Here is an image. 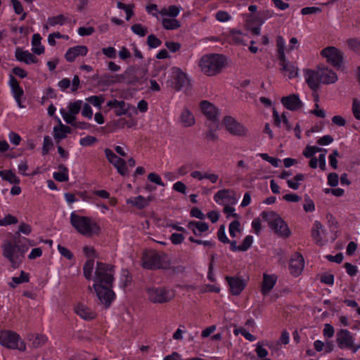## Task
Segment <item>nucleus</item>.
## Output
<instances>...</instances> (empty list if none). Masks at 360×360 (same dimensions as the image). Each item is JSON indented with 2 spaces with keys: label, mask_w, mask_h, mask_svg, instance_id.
Returning a JSON list of instances; mask_svg holds the SVG:
<instances>
[{
  "label": "nucleus",
  "mask_w": 360,
  "mask_h": 360,
  "mask_svg": "<svg viewBox=\"0 0 360 360\" xmlns=\"http://www.w3.org/2000/svg\"><path fill=\"white\" fill-rule=\"evenodd\" d=\"M41 37L39 34H34L32 39V51L34 53L41 55L44 52V47L41 44Z\"/></svg>",
  "instance_id": "nucleus-35"
},
{
  "label": "nucleus",
  "mask_w": 360,
  "mask_h": 360,
  "mask_svg": "<svg viewBox=\"0 0 360 360\" xmlns=\"http://www.w3.org/2000/svg\"><path fill=\"white\" fill-rule=\"evenodd\" d=\"M127 204H131L139 209H143L148 205V200L142 195L131 198L127 200Z\"/></svg>",
  "instance_id": "nucleus-37"
},
{
  "label": "nucleus",
  "mask_w": 360,
  "mask_h": 360,
  "mask_svg": "<svg viewBox=\"0 0 360 360\" xmlns=\"http://www.w3.org/2000/svg\"><path fill=\"white\" fill-rule=\"evenodd\" d=\"M281 102L282 105L288 110L291 111H297L302 108L304 103L297 94H292L283 96Z\"/></svg>",
  "instance_id": "nucleus-15"
},
{
  "label": "nucleus",
  "mask_w": 360,
  "mask_h": 360,
  "mask_svg": "<svg viewBox=\"0 0 360 360\" xmlns=\"http://www.w3.org/2000/svg\"><path fill=\"white\" fill-rule=\"evenodd\" d=\"M189 229L192 230L195 236H200L202 233L208 230L209 226L207 223L202 221H190L188 224Z\"/></svg>",
  "instance_id": "nucleus-33"
},
{
  "label": "nucleus",
  "mask_w": 360,
  "mask_h": 360,
  "mask_svg": "<svg viewBox=\"0 0 360 360\" xmlns=\"http://www.w3.org/2000/svg\"><path fill=\"white\" fill-rule=\"evenodd\" d=\"M86 100L96 107H101V105L104 102L103 96H92L89 97Z\"/></svg>",
  "instance_id": "nucleus-58"
},
{
  "label": "nucleus",
  "mask_w": 360,
  "mask_h": 360,
  "mask_svg": "<svg viewBox=\"0 0 360 360\" xmlns=\"http://www.w3.org/2000/svg\"><path fill=\"white\" fill-rule=\"evenodd\" d=\"M354 340L353 334L347 329H340L336 334V343L341 349H352Z\"/></svg>",
  "instance_id": "nucleus-11"
},
{
  "label": "nucleus",
  "mask_w": 360,
  "mask_h": 360,
  "mask_svg": "<svg viewBox=\"0 0 360 360\" xmlns=\"http://www.w3.org/2000/svg\"><path fill=\"white\" fill-rule=\"evenodd\" d=\"M147 44L150 48L153 49L160 46L162 44V41L154 34H150L147 39Z\"/></svg>",
  "instance_id": "nucleus-54"
},
{
  "label": "nucleus",
  "mask_w": 360,
  "mask_h": 360,
  "mask_svg": "<svg viewBox=\"0 0 360 360\" xmlns=\"http://www.w3.org/2000/svg\"><path fill=\"white\" fill-rule=\"evenodd\" d=\"M230 198V192L229 190H221L219 191L214 196V199L217 202H219L221 200H226Z\"/></svg>",
  "instance_id": "nucleus-53"
},
{
  "label": "nucleus",
  "mask_w": 360,
  "mask_h": 360,
  "mask_svg": "<svg viewBox=\"0 0 360 360\" xmlns=\"http://www.w3.org/2000/svg\"><path fill=\"white\" fill-rule=\"evenodd\" d=\"M352 112L356 120H360V101L354 98L352 102Z\"/></svg>",
  "instance_id": "nucleus-61"
},
{
  "label": "nucleus",
  "mask_w": 360,
  "mask_h": 360,
  "mask_svg": "<svg viewBox=\"0 0 360 360\" xmlns=\"http://www.w3.org/2000/svg\"><path fill=\"white\" fill-rule=\"evenodd\" d=\"M281 70L283 74L288 79H292L299 75V68L295 64L286 60L285 58H281Z\"/></svg>",
  "instance_id": "nucleus-23"
},
{
  "label": "nucleus",
  "mask_w": 360,
  "mask_h": 360,
  "mask_svg": "<svg viewBox=\"0 0 360 360\" xmlns=\"http://www.w3.org/2000/svg\"><path fill=\"white\" fill-rule=\"evenodd\" d=\"M107 105L110 108H115V114L117 116L125 115L128 110L127 104L124 101H117L116 99L109 101Z\"/></svg>",
  "instance_id": "nucleus-30"
},
{
  "label": "nucleus",
  "mask_w": 360,
  "mask_h": 360,
  "mask_svg": "<svg viewBox=\"0 0 360 360\" xmlns=\"http://www.w3.org/2000/svg\"><path fill=\"white\" fill-rule=\"evenodd\" d=\"M335 334V329L330 323H325L323 329V335L327 339H330L333 337Z\"/></svg>",
  "instance_id": "nucleus-52"
},
{
  "label": "nucleus",
  "mask_w": 360,
  "mask_h": 360,
  "mask_svg": "<svg viewBox=\"0 0 360 360\" xmlns=\"http://www.w3.org/2000/svg\"><path fill=\"white\" fill-rule=\"evenodd\" d=\"M304 77L306 83L312 90H316L321 84L319 67L316 70L311 69L304 70Z\"/></svg>",
  "instance_id": "nucleus-18"
},
{
  "label": "nucleus",
  "mask_w": 360,
  "mask_h": 360,
  "mask_svg": "<svg viewBox=\"0 0 360 360\" xmlns=\"http://www.w3.org/2000/svg\"><path fill=\"white\" fill-rule=\"evenodd\" d=\"M200 107L203 115L211 122L210 123L218 122L219 109L207 101L200 102Z\"/></svg>",
  "instance_id": "nucleus-16"
},
{
  "label": "nucleus",
  "mask_w": 360,
  "mask_h": 360,
  "mask_svg": "<svg viewBox=\"0 0 360 360\" xmlns=\"http://www.w3.org/2000/svg\"><path fill=\"white\" fill-rule=\"evenodd\" d=\"M225 63V58L222 55L211 54L202 57L200 60L201 70L208 76H213L222 70Z\"/></svg>",
  "instance_id": "nucleus-6"
},
{
  "label": "nucleus",
  "mask_w": 360,
  "mask_h": 360,
  "mask_svg": "<svg viewBox=\"0 0 360 360\" xmlns=\"http://www.w3.org/2000/svg\"><path fill=\"white\" fill-rule=\"evenodd\" d=\"M2 255L11 263L13 269H17L22 264L25 253L27 251L28 247L23 244H12L11 241H6L1 246Z\"/></svg>",
  "instance_id": "nucleus-2"
},
{
  "label": "nucleus",
  "mask_w": 360,
  "mask_h": 360,
  "mask_svg": "<svg viewBox=\"0 0 360 360\" xmlns=\"http://www.w3.org/2000/svg\"><path fill=\"white\" fill-rule=\"evenodd\" d=\"M148 299L153 303H165L172 300L174 292L165 287L151 288L147 290Z\"/></svg>",
  "instance_id": "nucleus-10"
},
{
  "label": "nucleus",
  "mask_w": 360,
  "mask_h": 360,
  "mask_svg": "<svg viewBox=\"0 0 360 360\" xmlns=\"http://www.w3.org/2000/svg\"><path fill=\"white\" fill-rule=\"evenodd\" d=\"M60 113L67 124H70L72 127H75V124L77 122L75 115L70 112H67L64 109L60 110Z\"/></svg>",
  "instance_id": "nucleus-49"
},
{
  "label": "nucleus",
  "mask_w": 360,
  "mask_h": 360,
  "mask_svg": "<svg viewBox=\"0 0 360 360\" xmlns=\"http://www.w3.org/2000/svg\"><path fill=\"white\" fill-rule=\"evenodd\" d=\"M310 114H312L318 117L324 118L326 117V111L321 108L319 105V98H316V102L314 104V108L309 111Z\"/></svg>",
  "instance_id": "nucleus-46"
},
{
  "label": "nucleus",
  "mask_w": 360,
  "mask_h": 360,
  "mask_svg": "<svg viewBox=\"0 0 360 360\" xmlns=\"http://www.w3.org/2000/svg\"><path fill=\"white\" fill-rule=\"evenodd\" d=\"M16 223H18V219L11 214H8L4 219H0V226H6Z\"/></svg>",
  "instance_id": "nucleus-57"
},
{
  "label": "nucleus",
  "mask_w": 360,
  "mask_h": 360,
  "mask_svg": "<svg viewBox=\"0 0 360 360\" xmlns=\"http://www.w3.org/2000/svg\"><path fill=\"white\" fill-rule=\"evenodd\" d=\"M311 236L316 243L323 245L326 241V231L323 226L318 221H315L311 229Z\"/></svg>",
  "instance_id": "nucleus-25"
},
{
  "label": "nucleus",
  "mask_w": 360,
  "mask_h": 360,
  "mask_svg": "<svg viewBox=\"0 0 360 360\" xmlns=\"http://www.w3.org/2000/svg\"><path fill=\"white\" fill-rule=\"evenodd\" d=\"M75 312L86 321L92 320L96 316V312L83 304H78L75 307Z\"/></svg>",
  "instance_id": "nucleus-29"
},
{
  "label": "nucleus",
  "mask_w": 360,
  "mask_h": 360,
  "mask_svg": "<svg viewBox=\"0 0 360 360\" xmlns=\"http://www.w3.org/2000/svg\"><path fill=\"white\" fill-rule=\"evenodd\" d=\"M20 338L18 334L9 330L0 332V344L10 349H18L20 351L25 350V345L23 342L19 341Z\"/></svg>",
  "instance_id": "nucleus-9"
},
{
  "label": "nucleus",
  "mask_w": 360,
  "mask_h": 360,
  "mask_svg": "<svg viewBox=\"0 0 360 360\" xmlns=\"http://www.w3.org/2000/svg\"><path fill=\"white\" fill-rule=\"evenodd\" d=\"M97 141V139L92 136H87L79 140V143L82 146H91Z\"/></svg>",
  "instance_id": "nucleus-62"
},
{
  "label": "nucleus",
  "mask_w": 360,
  "mask_h": 360,
  "mask_svg": "<svg viewBox=\"0 0 360 360\" xmlns=\"http://www.w3.org/2000/svg\"><path fill=\"white\" fill-rule=\"evenodd\" d=\"M276 45L278 49V51L281 58H285V41L281 36H278L276 38Z\"/></svg>",
  "instance_id": "nucleus-56"
},
{
  "label": "nucleus",
  "mask_w": 360,
  "mask_h": 360,
  "mask_svg": "<svg viewBox=\"0 0 360 360\" xmlns=\"http://www.w3.org/2000/svg\"><path fill=\"white\" fill-rule=\"evenodd\" d=\"M104 152L108 160L113 165L120 175L125 176L128 174L129 172L124 160L117 156L112 150L109 148H105Z\"/></svg>",
  "instance_id": "nucleus-12"
},
{
  "label": "nucleus",
  "mask_w": 360,
  "mask_h": 360,
  "mask_svg": "<svg viewBox=\"0 0 360 360\" xmlns=\"http://www.w3.org/2000/svg\"><path fill=\"white\" fill-rule=\"evenodd\" d=\"M9 85L18 105L21 108H24L25 106L21 103V98L24 95V91L20 86L17 79L13 75H10Z\"/></svg>",
  "instance_id": "nucleus-24"
},
{
  "label": "nucleus",
  "mask_w": 360,
  "mask_h": 360,
  "mask_svg": "<svg viewBox=\"0 0 360 360\" xmlns=\"http://www.w3.org/2000/svg\"><path fill=\"white\" fill-rule=\"evenodd\" d=\"M100 82L105 85L122 82L121 75H112L109 73H105L101 76Z\"/></svg>",
  "instance_id": "nucleus-36"
},
{
  "label": "nucleus",
  "mask_w": 360,
  "mask_h": 360,
  "mask_svg": "<svg viewBox=\"0 0 360 360\" xmlns=\"http://www.w3.org/2000/svg\"><path fill=\"white\" fill-rule=\"evenodd\" d=\"M122 82H126L128 84H143L146 79L141 80V77H138L136 75V72L134 68H127L122 75Z\"/></svg>",
  "instance_id": "nucleus-28"
},
{
  "label": "nucleus",
  "mask_w": 360,
  "mask_h": 360,
  "mask_svg": "<svg viewBox=\"0 0 360 360\" xmlns=\"http://www.w3.org/2000/svg\"><path fill=\"white\" fill-rule=\"evenodd\" d=\"M71 131L72 130L70 127L60 122L59 126L54 127L53 128L54 139L58 140V142H59L60 140L65 139L67 134H70Z\"/></svg>",
  "instance_id": "nucleus-32"
},
{
  "label": "nucleus",
  "mask_w": 360,
  "mask_h": 360,
  "mask_svg": "<svg viewBox=\"0 0 360 360\" xmlns=\"http://www.w3.org/2000/svg\"><path fill=\"white\" fill-rule=\"evenodd\" d=\"M339 156V153L337 150H334L331 154L328 156L329 163L330 166L333 169H336L338 167V158Z\"/></svg>",
  "instance_id": "nucleus-63"
},
{
  "label": "nucleus",
  "mask_w": 360,
  "mask_h": 360,
  "mask_svg": "<svg viewBox=\"0 0 360 360\" xmlns=\"http://www.w3.org/2000/svg\"><path fill=\"white\" fill-rule=\"evenodd\" d=\"M304 267V260L301 254L295 252L292 255L288 264L290 273L293 276H299Z\"/></svg>",
  "instance_id": "nucleus-13"
},
{
  "label": "nucleus",
  "mask_w": 360,
  "mask_h": 360,
  "mask_svg": "<svg viewBox=\"0 0 360 360\" xmlns=\"http://www.w3.org/2000/svg\"><path fill=\"white\" fill-rule=\"evenodd\" d=\"M70 20L65 15L60 14L56 16L50 17L47 19V23L51 26H56L57 25H63L66 22H70Z\"/></svg>",
  "instance_id": "nucleus-38"
},
{
  "label": "nucleus",
  "mask_w": 360,
  "mask_h": 360,
  "mask_svg": "<svg viewBox=\"0 0 360 360\" xmlns=\"http://www.w3.org/2000/svg\"><path fill=\"white\" fill-rule=\"evenodd\" d=\"M209 129L205 136L208 140L215 141L218 139V136L216 134L215 131L218 128V122L210 123L207 124Z\"/></svg>",
  "instance_id": "nucleus-43"
},
{
  "label": "nucleus",
  "mask_w": 360,
  "mask_h": 360,
  "mask_svg": "<svg viewBox=\"0 0 360 360\" xmlns=\"http://www.w3.org/2000/svg\"><path fill=\"white\" fill-rule=\"evenodd\" d=\"M4 180L7 181L11 184H17L20 183L18 177H17L16 175L11 170H7L5 176H4Z\"/></svg>",
  "instance_id": "nucleus-59"
},
{
  "label": "nucleus",
  "mask_w": 360,
  "mask_h": 360,
  "mask_svg": "<svg viewBox=\"0 0 360 360\" xmlns=\"http://www.w3.org/2000/svg\"><path fill=\"white\" fill-rule=\"evenodd\" d=\"M114 266L97 262L93 288L101 303L108 307L115 297L112 291L114 281Z\"/></svg>",
  "instance_id": "nucleus-1"
},
{
  "label": "nucleus",
  "mask_w": 360,
  "mask_h": 360,
  "mask_svg": "<svg viewBox=\"0 0 360 360\" xmlns=\"http://www.w3.org/2000/svg\"><path fill=\"white\" fill-rule=\"evenodd\" d=\"M270 229L278 236L287 238L290 236L291 231L284 219L274 212H263Z\"/></svg>",
  "instance_id": "nucleus-5"
},
{
  "label": "nucleus",
  "mask_w": 360,
  "mask_h": 360,
  "mask_svg": "<svg viewBox=\"0 0 360 360\" xmlns=\"http://www.w3.org/2000/svg\"><path fill=\"white\" fill-rule=\"evenodd\" d=\"M278 277L275 274L264 273L261 286V292L264 295H267L274 288Z\"/></svg>",
  "instance_id": "nucleus-22"
},
{
  "label": "nucleus",
  "mask_w": 360,
  "mask_h": 360,
  "mask_svg": "<svg viewBox=\"0 0 360 360\" xmlns=\"http://www.w3.org/2000/svg\"><path fill=\"white\" fill-rule=\"evenodd\" d=\"M162 24L166 30H176L181 27L180 22L174 18H163Z\"/></svg>",
  "instance_id": "nucleus-41"
},
{
  "label": "nucleus",
  "mask_w": 360,
  "mask_h": 360,
  "mask_svg": "<svg viewBox=\"0 0 360 360\" xmlns=\"http://www.w3.org/2000/svg\"><path fill=\"white\" fill-rule=\"evenodd\" d=\"M321 83L325 84H334L338 81L337 74L330 68L326 66H319Z\"/></svg>",
  "instance_id": "nucleus-19"
},
{
  "label": "nucleus",
  "mask_w": 360,
  "mask_h": 360,
  "mask_svg": "<svg viewBox=\"0 0 360 360\" xmlns=\"http://www.w3.org/2000/svg\"><path fill=\"white\" fill-rule=\"evenodd\" d=\"M245 36H246L245 34L242 33L239 30H233L231 32V37L235 44H242V45H245Z\"/></svg>",
  "instance_id": "nucleus-44"
},
{
  "label": "nucleus",
  "mask_w": 360,
  "mask_h": 360,
  "mask_svg": "<svg viewBox=\"0 0 360 360\" xmlns=\"http://www.w3.org/2000/svg\"><path fill=\"white\" fill-rule=\"evenodd\" d=\"M94 268V260L93 259L86 260L83 266V274L86 279L91 280L92 278V272Z\"/></svg>",
  "instance_id": "nucleus-39"
},
{
  "label": "nucleus",
  "mask_w": 360,
  "mask_h": 360,
  "mask_svg": "<svg viewBox=\"0 0 360 360\" xmlns=\"http://www.w3.org/2000/svg\"><path fill=\"white\" fill-rule=\"evenodd\" d=\"M348 47L354 51L360 52V40L357 39H349L347 41Z\"/></svg>",
  "instance_id": "nucleus-60"
},
{
  "label": "nucleus",
  "mask_w": 360,
  "mask_h": 360,
  "mask_svg": "<svg viewBox=\"0 0 360 360\" xmlns=\"http://www.w3.org/2000/svg\"><path fill=\"white\" fill-rule=\"evenodd\" d=\"M304 179V176L302 174H296L293 179H287V184L289 188L293 190H297L300 188V182Z\"/></svg>",
  "instance_id": "nucleus-42"
},
{
  "label": "nucleus",
  "mask_w": 360,
  "mask_h": 360,
  "mask_svg": "<svg viewBox=\"0 0 360 360\" xmlns=\"http://www.w3.org/2000/svg\"><path fill=\"white\" fill-rule=\"evenodd\" d=\"M172 87L179 91L188 83L186 75L179 68H172Z\"/></svg>",
  "instance_id": "nucleus-17"
},
{
  "label": "nucleus",
  "mask_w": 360,
  "mask_h": 360,
  "mask_svg": "<svg viewBox=\"0 0 360 360\" xmlns=\"http://www.w3.org/2000/svg\"><path fill=\"white\" fill-rule=\"evenodd\" d=\"M142 266L146 269L155 270L168 269L169 261L165 253H159L154 250H145L141 257Z\"/></svg>",
  "instance_id": "nucleus-3"
},
{
  "label": "nucleus",
  "mask_w": 360,
  "mask_h": 360,
  "mask_svg": "<svg viewBox=\"0 0 360 360\" xmlns=\"http://www.w3.org/2000/svg\"><path fill=\"white\" fill-rule=\"evenodd\" d=\"M15 57L17 60L26 64L37 63L39 61L38 58L32 53L28 51H23L20 48L16 49Z\"/></svg>",
  "instance_id": "nucleus-27"
},
{
  "label": "nucleus",
  "mask_w": 360,
  "mask_h": 360,
  "mask_svg": "<svg viewBox=\"0 0 360 360\" xmlns=\"http://www.w3.org/2000/svg\"><path fill=\"white\" fill-rule=\"evenodd\" d=\"M70 224L80 234L85 236L97 235L100 232V226L91 218L75 212L70 215Z\"/></svg>",
  "instance_id": "nucleus-4"
},
{
  "label": "nucleus",
  "mask_w": 360,
  "mask_h": 360,
  "mask_svg": "<svg viewBox=\"0 0 360 360\" xmlns=\"http://www.w3.org/2000/svg\"><path fill=\"white\" fill-rule=\"evenodd\" d=\"M82 101H77L73 103H69V112L76 115H77L82 108Z\"/></svg>",
  "instance_id": "nucleus-50"
},
{
  "label": "nucleus",
  "mask_w": 360,
  "mask_h": 360,
  "mask_svg": "<svg viewBox=\"0 0 360 360\" xmlns=\"http://www.w3.org/2000/svg\"><path fill=\"white\" fill-rule=\"evenodd\" d=\"M131 30L134 33L141 37H144L148 32L147 28L141 24H134L132 25Z\"/></svg>",
  "instance_id": "nucleus-55"
},
{
  "label": "nucleus",
  "mask_w": 360,
  "mask_h": 360,
  "mask_svg": "<svg viewBox=\"0 0 360 360\" xmlns=\"http://www.w3.org/2000/svg\"><path fill=\"white\" fill-rule=\"evenodd\" d=\"M59 169H61L62 171L60 172H54L53 178L59 182L67 181L69 179L68 168L65 165H60L59 166Z\"/></svg>",
  "instance_id": "nucleus-40"
},
{
  "label": "nucleus",
  "mask_w": 360,
  "mask_h": 360,
  "mask_svg": "<svg viewBox=\"0 0 360 360\" xmlns=\"http://www.w3.org/2000/svg\"><path fill=\"white\" fill-rule=\"evenodd\" d=\"M222 123L226 130L233 135H241L244 132L243 126L231 116H225L222 120Z\"/></svg>",
  "instance_id": "nucleus-20"
},
{
  "label": "nucleus",
  "mask_w": 360,
  "mask_h": 360,
  "mask_svg": "<svg viewBox=\"0 0 360 360\" xmlns=\"http://www.w3.org/2000/svg\"><path fill=\"white\" fill-rule=\"evenodd\" d=\"M273 117L276 125L281 126L283 124L287 129H290L289 120L285 112L279 115L278 111L275 108H273Z\"/></svg>",
  "instance_id": "nucleus-34"
},
{
  "label": "nucleus",
  "mask_w": 360,
  "mask_h": 360,
  "mask_svg": "<svg viewBox=\"0 0 360 360\" xmlns=\"http://www.w3.org/2000/svg\"><path fill=\"white\" fill-rule=\"evenodd\" d=\"M48 340V338L46 335L38 334L36 335L34 338L32 340V346L34 348H39L42 347Z\"/></svg>",
  "instance_id": "nucleus-48"
},
{
  "label": "nucleus",
  "mask_w": 360,
  "mask_h": 360,
  "mask_svg": "<svg viewBox=\"0 0 360 360\" xmlns=\"http://www.w3.org/2000/svg\"><path fill=\"white\" fill-rule=\"evenodd\" d=\"M320 56L327 63L336 69H340L343 65L344 53L335 46H328L323 48L320 51Z\"/></svg>",
  "instance_id": "nucleus-8"
},
{
  "label": "nucleus",
  "mask_w": 360,
  "mask_h": 360,
  "mask_svg": "<svg viewBox=\"0 0 360 360\" xmlns=\"http://www.w3.org/2000/svg\"><path fill=\"white\" fill-rule=\"evenodd\" d=\"M53 143L51 139L49 136H46L44 139L43 147H42V155H45L48 154L49 150L53 147Z\"/></svg>",
  "instance_id": "nucleus-51"
},
{
  "label": "nucleus",
  "mask_w": 360,
  "mask_h": 360,
  "mask_svg": "<svg viewBox=\"0 0 360 360\" xmlns=\"http://www.w3.org/2000/svg\"><path fill=\"white\" fill-rule=\"evenodd\" d=\"M88 49L86 46H75L70 48L65 54L68 62H73L77 56H84L87 54Z\"/></svg>",
  "instance_id": "nucleus-26"
},
{
  "label": "nucleus",
  "mask_w": 360,
  "mask_h": 360,
  "mask_svg": "<svg viewBox=\"0 0 360 360\" xmlns=\"http://www.w3.org/2000/svg\"><path fill=\"white\" fill-rule=\"evenodd\" d=\"M29 281V275L25 271H22L20 276L18 277H13L12 282L10 283V285L12 288H15L17 285H19L22 283H27Z\"/></svg>",
  "instance_id": "nucleus-45"
},
{
  "label": "nucleus",
  "mask_w": 360,
  "mask_h": 360,
  "mask_svg": "<svg viewBox=\"0 0 360 360\" xmlns=\"http://www.w3.org/2000/svg\"><path fill=\"white\" fill-rule=\"evenodd\" d=\"M102 53L109 58H115L117 56V51L114 47L109 46L102 49Z\"/></svg>",
  "instance_id": "nucleus-64"
},
{
  "label": "nucleus",
  "mask_w": 360,
  "mask_h": 360,
  "mask_svg": "<svg viewBox=\"0 0 360 360\" xmlns=\"http://www.w3.org/2000/svg\"><path fill=\"white\" fill-rule=\"evenodd\" d=\"M326 149L311 145H307L302 152L305 158L310 159L309 165L311 168L319 167L321 170H325L326 167Z\"/></svg>",
  "instance_id": "nucleus-7"
},
{
  "label": "nucleus",
  "mask_w": 360,
  "mask_h": 360,
  "mask_svg": "<svg viewBox=\"0 0 360 360\" xmlns=\"http://www.w3.org/2000/svg\"><path fill=\"white\" fill-rule=\"evenodd\" d=\"M230 292L233 295H238L246 285L245 281L239 277L226 276Z\"/></svg>",
  "instance_id": "nucleus-21"
},
{
  "label": "nucleus",
  "mask_w": 360,
  "mask_h": 360,
  "mask_svg": "<svg viewBox=\"0 0 360 360\" xmlns=\"http://www.w3.org/2000/svg\"><path fill=\"white\" fill-rule=\"evenodd\" d=\"M179 121L184 127H189L195 124V118L193 113L186 108L183 109L179 117Z\"/></svg>",
  "instance_id": "nucleus-31"
},
{
  "label": "nucleus",
  "mask_w": 360,
  "mask_h": 360,
  "mask_svg": "<svg viewBox=\"0 0 360 360\" xmlns=\"http://www.w3.org/2000/svg\"><path fill=\"white\" fill-rule=\"evenodd\" d=\"M271 16V15L266 12H260L255 14L250 18H249V29H251L252 33L257 36L259 35L260 27Z\"/></svg>",
  "instance_id": "nucleus-14"
},
{
  "label": "nucleus",
  "mask_w": 360,
  "mask_h": 360,
  "mask_svg": "<svg viewBox=\"0 0 360 360\" xmlns=\"http://www.w3.org/2000/svg\"><path fill=\"white\" fill-rule=\"evenodd\" d=\"M117 7L120 9L124 10V13H126V20H129L131 16L134 15L133 8L134 6L133 4L126 5L120 1L117 2Z\"/></svg>",
  "instance_id": "nucleus-47"
}]
</instances>
